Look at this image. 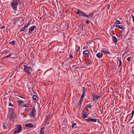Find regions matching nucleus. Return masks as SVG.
Wrapping results in <instances>:
<instances>
[{"label":"nucleus","mask_w":134,"mask_h":134,"mask_svg":"<svg viewBox=\"0 0 134 134\" xmlns=\"http://www.w3.org/2000/svg\"><path fill=\"white\" fill-rule=\"evenodd\" d=\"M24 71L27 75H30L32 70L31 67L24 65Z\"/></svg>","instance_id":"f257e3e1"},{"label":"nucleus","mask_w":134,"mask_h":134,"mask_svg":"<svg viewBox=\"0 0 134 134\" xmlns=\"http://www.w3.org/2000/svg\"><path fill=\"white\" fill-rule=\"evenodd\" d=\"M18 4V2L16 1H13L10 2L11 7L14 10H17Z\"/></svg>","instance_id":"f03ea898"},{"label":"nucleus","mask_w":134,"mask_h":134,"mask_svg":"<svg viewBox=\"0 0 134 134\" xmlns=\"http://www.w3.org/2000/svg\"><path fill=\"white\" fill-rule=\"evenodd\" d=\"M16 129L14 131V134L17 133H20L22 131V127L20 125H17L16 127Z\"/></svg>","instance_id":"7ed1b4c3"},{"label":"nucleus","mask_w":134,"mask_h":134,"mask_svg":"<svg viewBox=\"0 0 134 134\" xmlns=\"http://www.w3.org/2000/svg\"><path fill=\"white\" fill-rule=\"evenodd\" d=\"M76 13L80 16L88 17L87 14L79 9H78L77 12Z\"/></svg>","instance_id":"20e7f679"},{"label":"nucleus","mask_w":134,"mask_h":134,"mask_svg":"<svg viewBox=\"0 0 134 134\" xmlns=\"http://www.w3.org/2000/svg\"><path fill=\"white\" fill-rule=\"evenodd\" d=\"M92 97L93 101H94L95 102H96L97 101L99 97H101L100 96H98L95 94L93 93H92Z\"/></svg>","instance_id":"39448f33"},{"label":"nucleus","mask_w":134,"mask_h":134,"mask_svg":"<svg viewBox=\"0 0 134 134\" xmlns=\"http://www.w3.org/2000/svg\"><path fill=\"white\" fill-rule=\"evenodd\" d=\"M16 117L15 114L13 112L11 113L9 115V118L12 121L14 120L15 118Z\"/></svg>","instance_id":"423d86ee"},{"label":"nucleus","mask_w":134,"mask_h":134,"mask_svg":"<svg viewBox=\"0 0 134 134\" xmlns=\"http://www.w3.org/2000/svg\"><path fill=\"white\" fill-rule=\"evenodd\" d=\"M36 26L35 25L32 26L30 27L29 30L28 32L29 34H31L33 31H34L35 29H36Z\"/></svg>","instance_id":"0eeeda50"},{"label":"nucleus","mask_w":134,"mask_h":134,"mask_svg":"<svg viewBox=\"0 0 134 134\" xmlns=\"http://www.w3.org/2000/svg\"><path fill=\"white\" fill-rule=\"evenodd\" d=\"M36 110L35 107H33L32 109L31 112L30 113V115L31 116L35 117L36 115Z\"/></svg>","instance_id":"6e6552de"},{"label":"nucleus","mask_w":134,"mask_h":134,"mask_svg":"<svg viewBox=\"0 0 134 134\" xmlns=\"http://www.w3.org/2000/svg\"><path fill=\"white\" fill-rule=\"evenodd\" d=\"M97 120L96 119H93L91 118V117L85 119V120L88 122H90V121L91 122H96Z\"/></svg>","instance_id":"1a4fd4ad"},{"label":"nucleus","mask_w":134,"mask_h":134,"mask_svg":"<svg viewBox=\"0 0 134 134\" xmlns=\"http://www.w3.org/2000/svg\"><path fill=\"white\" fill-rule=\"evenodd\" d=\"M82 118L84 119L88 117V115L87 114H86V113L83 110L82 112Z\"/></svg>","instance_id":"9d476101"},{"label":"nucleus","mask_w":134,"mask_h":134,"mask_svg":"<svg viewBox=\"0 0 134 134\" xmlns=\"http://www.w3.org/2000/svg\"><path fill=\"white\" fill-rule=\"evenodd\" d=\"M25 126L26 127L30 128H32L34 127L32 124L31 123L26 124H25Z\"/></svg>","instance_id":"9b49d317"},{"label":"nucleus","mask_w":134,"mask_h":134,"mask_svg":"<svg viewBox=\"0 0 134 134\" xmlns=\"http://www.w3.org/2000/svg\"><path fill=\"white\" fill-rule=\"evenodd\" d=\"M103 55V54L102 53L99 52L96 54V56L98 58H100L102 57Z\"/></svg>","instance_id":"f8f14e48"},{"label":"nucleus","mask_w":134,"mask_h":134,"mask_svg":"<svg viewBox=\"0 0 134 134\" xmlns=\"http://www.w3.org/2000/svg\"><path fill=\"white\" fill-rule=\"evenodd\" d=\"M18 103V105L19 106H21L22 104L24 103L23 101L22 100H17V101Z\"/></svg>","instance_id":"ddd939ff"},{"label":"nucleus","mask_w":134,"mask_h":134,"mask_svg":"<svg viewBox=\"0 0 134 134\" xmlns=\"http://www.w3.org/2000/svg\"><path fill=\"white\" fill-rule=\"evenodd\" d=\"M101 52L106 54H110V52H109L108 51L104 49H102V50H101Z\"/></svg>","instance_id":"4468645a"},{"label":"nucleus","mask_w":134,"mask_h":134,"mask_svg":"<svg viewBox=\"0 0 134 134\" xmlns=\"http://www.w3.org/2000/svg\"><path fill=\"white\" fill-rule=\"evenodd\" d=\"M113 41L115 44H116L117 42V40L115 36H113Z\"/></svg>","instance_id":"2eb2a0df"},{"label":"nucleus","mask_w":134,"mask_h":134,"mask_svg":"<svg viewBox=\"0 0 134 134\" xmlns=\"http://www.w3.org/2000/svg\"><path fill=\"white\" fill-rule=\"evenodd\" d=\"M33 99L36 100H38V98L37 97L36 95H34L32 96Z\"/></svg>","instance_id":"dca6fc26"},{"label":"nucleus","mask_w":134,"mask_h":134,"mask_svg":"<svg viewBox=\"0 0 134 134\" xmlns=\"http://www.w3.org/2000/svg\"><path fill=\"white\" fill-rule=\"evenodd\" d=\"M83 53L84 55H87L89 54V52L88 50H86L83 52Z\"/></svg>","instance_id":"f3484780"},{"label":"nucleus","mask_w":134,"mask_h":134,"mask_svg":"<svg viewBox=\"0 0 134 134\" xmlns=\"http://www.w3.org/2000/svg\"><path fill=\"white\" fill-rule=\"evenodd\" d=\"M82 88H83L82 94L85 95L86 90L85 87Z\"/></svg>","instance_id":"a211bd4d"},{"label":"nucleus","mask_w":134,"mask_h":134,"mask_svg":"<svg viewBox=\"0 0 134 134\" xmlns=\"http://www.w3.org/2000/svg\"><path fill=\"white\" fill-rule=\"evenodd\" d=\"M116 26L119 28L120 29L122 30H123L124 29V27H123V26H120L119 25H115Z\"/></svg>","instance_id":"6ab92c4d"},{"label":"nucleus","mask_w":134,"mask_h":134,"mask_svg":"<svg viewBox=\"0 0 134 134\" xmlns=\"http://www.w3.org/2000/svg\"><path fill=\"white\" fill-rule=\"evenodd\" d=\"M44 129V127H42L40 131V132L39 134H44V131L43 130Z\"/></svg>","instance_id":"aec40b11"},{"label":"nucleus","mask_w":134,"mask_h":134,"mask_svg":"<svg viewBox=\"0 0 134 134\" xmlns=\"http://www.w3.org/2000/svg\"><path fill=\"white\" fill-rule=\"evenodd\" d=\"M27 28V27H25V26L20 30V32H22L24 31Z\"/></svg>","instance_id":"412c9836"},{"label":"nucleus","mask_w":134,"mask_h":134,"mask_svg":"<svg viewBox=\"0 0 134 134\" xmlns=\"http://www.w3.org/2000/svg\"><path fill=\"white\" fill-rule=\"evenodd\" d=\"M15 41L13 40L12 41L10 42L9 44L10 45H15Z\"/></svg>","instance_id":"4be33fe9"},{"label":"nucleus","mask_w":134,"mask_h":134,"mask_svg":"<svg viewBox=\"0 0 134 134\" xmlns=\"http://www.w3.org/2000/svg\"><path fill=\"white\" fill-rule=\"evenodd\" d=\"M93 15V13H91V14H89L88 15H87L88 17H86L87 18H91Z\"/></svg>","instance_id":"5701e85b"},{"label":"nucleus","mask_w":134,"mask_h":134,"mask_svg":"<svg viewBox=\"0 0 134 134\" xmlns=\"http://www.w3.org/2000/svg\"><path fill=\"white\" fill-rule=\"evenodd\" d=\"M82 101L79 100L78 103V106L80 107L81 105L82 102Z\"/></svg>","instance_id":"b1692460"},{"label":"nucleus","mask_w":134,"mask_h":134,"mask_svg":"<svg viewBox=\"0 0 134 134\" xmlns=\"http://www.w3.org/2000/svg\"><path fill=\"white\" fill-rule=\"evenodd\" d=\"M22 107H28L29 104L27 103L25 104L24 105H23Z\"/></svg>","instance_id":"393cba45"},{"label":"nucleus","mask_w":134,"mask_h":134,"mask_svg":"<svg viewBox=\"0 0 134 134\" xmlns=\"http://www.w3.org/2000/svg\"><path fill=\"white\" fill-rule=\"evenodd\" d=\"M92 107L91 105H86L85 106V108L87 109V108H88L89 109H90Z\"/></svg>","instance_id":"a878e982"},{"label":"nucleus","mask_w":134,"mask_h":134,"mask_svg":"<svg viewBox=\"0 0 134 134\" xmlns=\"http://www.w3.org/2000/svg\"><path fill=\"white\" fill-rule=\"evenodd\" d=\"M115 24H120V21L119 20H116V21H115Z\"/></svg>","instance_id":"bb28decb"},{"label":"nucleus","mask_w":134,"mask_h":134,"mask_svg":"<svg viewBox=\"0 0 134 134\" xmlns=\"http://www.w3.org/2000/svg\"><path fill=\"white\" fill-rule=\"evenodd\" d=\"M85 96V95L82 94L80 98V100H81V101H82L83 100V98Z\"/></svg>","instance_id":"cd10ccee"},{"label":"nucleus","mask_w":134,"mask_h":134,"mask_svg":"<svg viewBox=\"0 0 134 134\" xmlns=\"http://www.w3.org/2000/svg\"><path fill=\"white\" fill-rule=\"evenodd\" d=\"M13 54V53H10L9 55L5 56L4 57V58H7L10 57V56L12 54Z\"/></svg>","instance_id":"c85d7f7f"},{"label":"nucleus","mask_w":134,"mask_h":134,"mask_svg":"<svg viewBox=\"0 0 134 134\" xmlns=\"http://www.w3.org/2000/svg\"><path fill=\"white\" fill-rule=\"evenodd\" d=\"M49 115H47L46 116L45 118V121L47 122V120H48V118L49 117Z\"/></svg>","instance_id":"c756f323"},{"label":"nucleus","mask_w":134,"mask_h":134,"mask_svg":"<svg viewBox=\"0 0 134 134\" xmlns=\"http://www.w3.org/2000/svg\"><path fill=\"white\" fill-rule=\"evenodd\" d=\"M76 125V123H74L72 125V128H73L74 127V126Z\"/></svg>","instance_id":"7c9ffc66"},{"label":"nucleus","mask_w":134,"mask_h":134,"mask_svg":"<svg viewBox=\"0 0 134 134\" xmlns=\"http://www.w3.org/2000/svg\"><path fill=\"white\" fill-rule=\"evenodd\" d=\"M131 57H129L127 59V60L129 62H130L131 60Z\"/></svg>","instance_id":"2f4dec72"},{"label":"nucleus","mask_w":134,"mask_h":134,"mask_svg":"<svg viewBox=\"0 0 134 134\" xmlns=\"http://www.w3.org/2000/svg\"><path fill=\"white\" fill-rule=\"evenodd\" d=\"M88 57L90 58V59H91L92 58L91 57V54H89L88 55Z\"/></svg>","instance_id":"473e14b6"},{"label":"nucleus","mask_w":134,"mask_h":134,"mask_svg":"<svg viewBox=\"0 0 134 134\" xmlns=\"http://www.w3.org/2000/svg\"><path fill=\"white\" fill-rule=\"evenodd\" d=\"M119 67L120 66H121V64H122V62H121V60H119Z\"/></svg>","instance_id":"72a5a7b5"},{"label":"nucleus","mask_w":134,"mask_h":134,"mask_svg":"<svg viewBox=\"0 0 134 134\" xmlns=\"http://www.w3.org/2000/svg\"><path fill=\"white\" fill-rule=\"evenodd\" d=\"M132 116H131V119L132 118L134 114V110H133L132 112Z\"/></svg>","instance_id":"f704fd0d"},{"label":"nucleus","mask_w":134,"mask_h":134,"mask_svg":"<svg viewBox=\"0 0 134 134\" xmlns=\"http://www.w3.org/2000/svg\"><path fill=\"white\" fill-rule=\"evenodd\" d=\"M86 23L87 24H88V23L89 22L90 23H91V24H92V23L91 22H90V21H89L87 20H86Z\"/></svg>","instance_id":"c9c22d12"},{"label":"nucleus","mask_w":134,"mask_h":134,"mask_svg":"<svg viewBox=\"0 0 134 134\" xmlns=\"http://www.w3.org/2000/svg\"><path fill=\"white\" fill-rule=\"evenodd\" d=\"M69 55V57L71 58V59H72L73 58V56L70 53Z\"/></svg>","instance_id":"e433bc0d"},{"label":"nucleus","mask_w":134,"mask_h":134,"mask_svg":"<svg viewBox=\"0 0 134 134\" xmlns=\"http://www.w3.org/2000/svg\"><path fill=\"white\" fill-rule=\"evenodd\" d=\"M30 24V22L28 23L27 25H25V27H26L27 28L28 26H29V25Z\"/></svg>","instance_id":"4c0bfd02"},{"label":"nucleus","mask_w":134,"mask_h":134,"mask_svg":"<svg viewBox=\"0 0 134 134\" xmlns=\"http://www.w3.org/2000/svg\"><path fill=\"white\" fill-rule=\"evenodd\" d=\"M108 7L107 8V11L108 10V9L109 10V9H110V5L109 4H108Z\"/></svg>","instance_id":"58836bf2"},{"label":"nucleus","mask_w":134,"mask_h":134,"mask_svg":"<svg viewBox=\"0 0 134 134\" xmlns=\"http://www.w3.org/2000/svg\"><path fill=\"white\" fill-rule=\"evenodd\" d=\"M9 106H12V107L13 106V105H12V104L11 103H9Z\"/></svg>","instance_id":"ea45409f"},{"label":"nucleus","mask_w":134,"mask_h":134,"mask_svg":"<svg viewBox=\"0 0 134 134\" xmlns=\"http://www.w3.org/2000/svg\"><path fill=\"white\" fill-rule=\"evenodd\" d=\"M91 63H92V62H91V61H90V62L87 65V66H88V65H89L90 64H91Z\"/></svg>","instance_id":"a19ab883"},{"label":"nucleus","mask_w":134,"mask_h":134,"mask_svg":"<svg viewBox=\"0 0 134 134\" xmlns=\"http://www.w3.org/2000/svg\"><path fill=\"white\" fill-rule=\"evenodd\" d=\"M1 27V28L2 29H3V28H5V26H2Z\"/></svg>","instance_id":"79ce46f5"},{"label":"nucleus","mask_w":134,"mask_h":134,"mask_svg":"<svg viewBox=\"0 0 134 134\" xmlns=\"http://www.w3.org/2000/svg\"><path fill=\"white\" fill-rule=\"evenodd\" d=\"M3 127H4V129H6V128L5 127V125H3Z\"/></svg>","instance_id":"37998d69"},{"label":"nucleus","mask_w":134,"mask_h":134,"mask_svg":"<svg viewBox=\"0 0 134 134\" xmlns=\"http://www.w3.org/2000/svg\"><path fill=\"white\" fill-rule=\"evenodd\" d=\"M117 59L119 61L120 60L119 59V57H117Z\"/></svg>","instance_id":"c03bdc74"},{"label":"nucleus","mask_w":134,"mask_h":134,"mask_svg":"<svg viewBox=\"0 0 134 134\" xmlns=\"http://www.w3.org/2000/svg\"><path fill=\"white\" fill-rule=\"evenodd\" d=\"M132 19H133L134 18V16L133 15H132Z\"/></svg>","instance_id":"a18cd8bd"},{"label":"nucleus","mask_w":134,"mask_h":134,"mask_svg":"<svg viewBox=\"0 0 134 134\" xmlns=\"http://www.w3.org/2000/svg\"><path fill=\"white\" fill-rule=\"evenodd\" d=\"M132 133L133 134H134V131H133V130H132Z\"/></svg>","instance_id":"49530a36"},{"label":"nucleus","mask_w":134,"mask_h":134,"mask_svg":"<svg viewBox=\"0 0 134 134\" xmlns=\"http://www.w3.org/2000/svg\"><path fill=\"white\" fill-rule=\"evenodd\" d=\"M83 26L82 25V30H83Z\"/></svg>","instance_id":"de8ad7c7"},{"label":"nucleus","mask_w":134,"mask_h":134,"mask_svg":"<svg viewBox=\"0 0 134 134\" xmlns=\"http://www.w3.org/2000/svg\"><path fill=\"white\" fill-rule=\"evenodd\" d=\"M76 51L77 52H78V49L76 50Z\"/></svg>","instance_id":"09e8293b"},{"label":"nucleus","mask_w":134,"mask_h":134,"mask_svg":"<svg viewBox=\"0 0 134 134\" xmlns=\"http://www.w3.org/2000/svg\"><path fill=\"white\" fill-rule=\"evenodd\" d=\"M13 1H17L18 2V1H19L18 0H14Z\"/></svg>","instance_id":"8fccbe9b"},{"label":"nucleus","mask_w":134,"mask_h":134,"mask_svg":"<svg viewBox=\"0 0 134 134\" xmlns=\"http://www.w3.org/2000/svg\"><path fill=\"white\" fill-rule=\"evenodd\" d=\"M78 48H79L78 50H79V49H80V47H78Z\"/></svg>","instance_id":"3c124183"},{"label":"nucleus","mask_w":134,"mask_h":134,"mask_svg":"<svg viewBox=\"0 0 134 134\" xmlns=\"http://www.w3.org/2000/svg\"><path fill=\"white\" fill-rule=\"evenodd\" d=\"M85 47H84L83 48V49H85Z\"/></svg>","instance_id":"603ef678"},{"label":"nucleus","mask_w":134,"mask_h":134,"mask_svg":"<svg viewBox=\"0 0 134 134\" xmlns=\"http://www.w3.org/2000/svg\"><path fill=\"white\" fill-rule=\"evenodd\" d=\"M19 97H20V98H22V97H21V96H18Z\"/></svg>","instance_id":"864d4df0"},{"label":"nucleus","mask_w":134,"mask_h":134,"mask_svg":"<svg viewBox=\"0 0 134 134\" xmlns=\"http://www.w3.org/2000/svg\"><path fill=\"white\" fill-rule=\"evenodd\" d=\"M56 26V28H57V25H56V26Z\"/></svg>","instance_id":"5fc2aeb1"},{"label":"nucleus","mask_w":134,"mask_h":134,"mask_svg":"<svg viewBox=\"0 0 134 134\" xmlns=\"http://www.w3.org/2000/svg\"><path fill=\"white\" fill-rule=\"evenodd\" d=\"M125 54V53H124L123 54V55H124Z\"/></svg>","instance_id":"6e6d98bb"}]
</instances>
